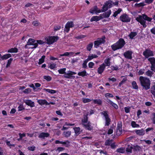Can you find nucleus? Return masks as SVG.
<instances>
[{
  "label": "nucleus",
  "mask_w": 155,
  "mask_h": 155,
  "mask_svg": "<svg viewBox=\"0 0 155 155\" xmlns=\"http://www.w3.org/2000/svg\"><path fill=\"white\" fill-rule=\"evenodd\" d=\"M139 80L143 89L147 90L150 88V81L148 78L141 76L140 77Z\"/></svg>",
  "instance_id": "obj_1"
},
{
  "label": "nucleus",
  "mask_w": 155,
  "mask_h": 155,
  "mask_svg": "<svg viewBox=\"0 0 155 155\" xmlns=\"http://www.w3.org/2000/svg\"><path fill=\"white\" fill-rule=\"evenodd\" d=\"M125 44V42L124 39L120 38L118 41L111 46L112 49L115 51L118 49L122 48Z\"/></svg>",
  "instance_id": "obj_2"
},
{
  "label": "nucleus",
  "mask_w": 155,
  "mask_h": 155,
  "mask_svg": "<svg viewBox=\"0 0 155 155\" xmlns=\"http://www.w3.org/2000/svg\"><path fill=\"white\" fill-rule=\"evenodd\" d=\"M58 37L57 36H49L45 38L47 41L48 44L51 45L54 42L56 41L58 39Z\"/></svg>",
  "instance_id": "obj_3"
},
{
  "label": "nucleus",
  "mask_w": 155,
  "mask_h": 155,
  "mask_svg": "<svg viewBox=\"0 0 155 155\" xmlns=\"http://www.w3.org/2000/svg\"><path fill=\"white\" fill-rule=\"evenodd\" d=\"M105 37L104 36L101 38H98L97 40L94 41V48H97L101 44L104 43L105 42Z\"/></svg>",
  "instance_id": "obj_4"
},
{
  "label": "nucleus",
  "mask_w": 155,
  "mask_h": 155,
  "mask_svg": "<svg viewBox=\"0 0 155 155\" xmlns=\"http://www.w3.org/2000/svg\"><path fill=\"white\" fill-rule=\"evenodd\" d=\"M120 20L123 22H129L131 20V18L129 15L126 13L121 15L120 17Z\"/></svg>",
  "instance_id": "obj_5"
},
{
  "label": "nucleus",
  "mask_w": 155,
  "mask_h": 155,
  "mask_svg": "<svg viewBox=\"0 0 155 155\" xmlns=\"http://www.w3.org/2000/svg\"><path fill=\"white\" fill-rule=\"evenodd\" d=\"M74 25L73 21H68L65 25L64 31L67 33H68L70 30V28H72L74 26Z\"/></svg>",
  "instance_id": "obj_6"
},
{
  "label": "nucleus",
  "mask_w": 155,
  "mask_h": 155,
  "mask_svg": "<svg viewBox=\"0 0 155 155\" xmlns=\"http://www.w3.org/2000/svg\"><path fill=\"white\" fill-rule=\"evenodd\" d=\"M143 55L146 58H149V57L153 56L154 54L153 51L151 50L150 49H146L143 52Z\"/></svg>",
  "instance_id": "obj_7"
},
{
  "label": "nucleus",
  "mask_w": 155,
  "mask_h": 155,
  "mask_svg": "<svg viewBox=\"0 0 155 155\" xmlns=\"http://www.w3.org/2000/svg\"><path fill=\"white\" fill-rule=\"evenodd\" d=\"M104 117L105 119V126H108L110 122V119L109 117V116L107 114V110L104 111L101 113Z\"/></svg>",
  "instance_id": "obj_8"
},
{
  "label": "nucleus",
  "mask_w": 155,
  "mask_h": 155,
  "mask_svg": "<svg viewBox=\"0 0 155 155\" xmlns=\"http://www.w3.org/2000/svg\"><path fill=\"white\" fill-rule=\"evenodd\" d=\"M122 124L121 121H119L117 124L116 129V135L117 136L120 135L122 133Z\"/></svg>",
  "instance_id": "obj_9"
},
{
  "label": "nucleus",
  "mask_w": 155,
  "mask_h": 155,
  "mask_svg": "<svg viewBox=\"0 0 155 155\" xmlns=\"http://www.w3.org/2000/svg\"><path fill=\"white\" fill-rule=\"evenodd\" d=\"M148 60L151 65V70L155 72V58L153 57L150 58L148 59Z\"/></svg>",
  "instance_id": "obj_10"
},
{
  "label": "nucleus",
  "mask_w": 155,
  "mask_h": 155,
  "mask_svg": "<svg viewBox=\"0 0 155 155\" xmlns=\"http://www.w3.org/2000/svg\"><path fill=\"white\" fill-rule=\"evenodd\" d=\"M76 74V73L75 72L69 71L68 73H65L64 76L66 78L74 79L75 78V76L73 75Z\"/></svg>",
  "instance_id": "obj_11"
},
{
  "label": "nucleus",
  "mask_w": 155,
  "mask_h": 155,
  "mask_svg": "<svg viewBox=\"0 0 155 155\" xmlns=\"http://www.w3.org/2000/svg\"><path fill=\"white\" fill-rule=\"evenodd\" d=\"M136 20L142 25L143 28H146L147 27V25L146 24V21L143 19L142 16L139 15L138 17L136 18Z\"/></svg>",
  "instance_id": "obj_12"
},
{
  "label": "nucleus",
  "mask_w": 155,
  "mask_h": 155,
  "mask_svg": "<svg viewBox=\"0 0 155 155\" xmlns=\"http://www.w3.org/2000/svg\"><path fill=\"white\" fill-rule=\"evenodd\" d=\"M55 143L56 144H64L65 145V146L66 147H69L70 146L69 145L70 142L68 140H67L65 141H62L57 140L55 141Z\"/></svg>",
  "instance_id": "obj_13"
},
{
  "label": "nucleus",
  "mask_w": 155,
  "mask_h": 155,
  "mask_svg": "<svg viewBox=\"0 0 155 155\" xmlns=\"http://www.w3.org/2000/svg\"><path fill=\"white\" fill-rule=\"evenodd\" d=\"M132 52L131 51H127L125 52L124 54L125 58L129 59H131L132 58Z\"/></svg>",
  "instance_id": "obj_14"
},
{
  "label": "nucleus",
  "mask_w": 155,
  "mask_h": 155,
  "mask_svg": "<svg viewBox=\"0 0 155 155\" xmlns=\"http://www.w3.org/2000/svg\"><path fill=\"white\" fill-rule=\"evenodd\" d=\"M89 12L92 14L96 13H100L101 12V10L100 9L98 10L97 7L96 5L93 8H91L90 9Z\"/></svg>",
  "instance_id": "obj_15"
},
{
  "label": "nucleus",
  "mask_w": 155,
  "mask_h": 155,
  "mask_svg": "<svg viewBox=\"0 0 155 155\" xmlns=\"http://www.w3.org/2000/svg\"><path fill=\"white\" fill-rule=\"evenodd\" d=\"M105 68V64L104 63L100 65L99 67L97 69L98 73L101 74L104 71Z\"/></svg>",
  "instance_id": "obj_16"
},
{
  "label": "nucleus",
  "mask_w": 155,
  "mask_h": 155,
  "mask_svg": "<svg viewBox=\"0 0 155 155\" xmlns=\"http://www.w3.org/2000/svg\"><path fill=\"white\" fill-rule=\"evenodd\" d=\"M50 134L47 132H42L40 133L38 135V137L39 138L42 139H45V137H49Z\"/></svg>",
  "instance_id": "obj_17"
},
{
  "label": "nucleus",
  "mask_w": 155,
  "mask_h": 155,
  "mask_svg": "<svg viewBox=\"0 0 155 155\" xmlns=\"http://www.w3.org/2000/svg\"><path fill=\"white\" fill-rule=\"evenodd\" d=\"M106 101L110 105L112 106L114 108L116 109H117L118 108L117 105L115 103L113 102L110 99L107 98L106 100Z\"/></svg>",
  "instance_id": "obj_18"
},
{
  "label": "nucleus",
  "mask_w": 155,
  "mask_h": 155,
  "mask_svg": "<svg viewBox=\"0 0 155 155\" xmlns=\"http://www.w3.org/2000/svg\"><path fill=\"white\" fill-rule=\"evenodd\" d=\"M84 127L85 129L88 130H91L93 129V127L91 125V123L89 121L86 124H83Z\"/></svg>",
  "instance_id": "obj_19"
},
{
  "label": "nucleus",
  "mask_w": 155,
  "mask_h": 155,
  "mask_svg": "<svg viewBox=\"0 0 155 155\" xmlns=\"http://www.w3.org/2000/svg\"><path fill=\"white\" fill-rule=\"evenodd\" d=\"M103 18V17L101 16H94L92 17L90 19V21L91 22H93V21H97Z\"/></svg>",
  "instance_id": "obj_20"
},
{
  "label": "nucleus",
  "mask_w": 155,
  "mask_h": 155,
  "mask_svg": "<svg viewBox=\"0 0 155 155\" xmlns=\"http://www.w3.org/2000/svg\"><path fill=\"white\" fill-rule=\"evenodd\" d=\"M135 132L136 134L139 136H142L144 135L145 130L143 129L140 130H135Z\"/></svg>",
  "instance_id": "obj_21"
},
{
  "label": "nucleus",
  "mask_w": 155,
  "mask_h": 155,
  "mask_svg": "<svg viewBox=\"0 0 155 155\" xmlns=\"http://www.w3.org/2000/svg\"><path fill=\"white\" fill-rule=\"evenodd\" d=\"M46 3H45V6L44 8V9H48L53 4V3L52 2H50L48 0L46 1Z\"/></svg>",
  "instance_id": "obj_22"
},
{
  "label": "nucleus",
  "mask_w": 155,
  "mask_h": 155,
  "mask_svg": "<svg viewBox=\"0 0 155 155\" xmlns=\"http://www.w3.org/2000/svg\"><path fill=\"white\" fill-rule=\"evenodd\" d=\"M25 103L26 105L30 106L31 107H34L35 106L34 102L32 101L31 100H26Z\"/></svg>",
  "instance_id": "obj_23"
},
{
  "label": "nucleus",
  "mask_w": 155,
  "mask_h": 155,
  "mask_svg": "<svg viewBox=\"0 0 155 155\" xmlns=\"http://www.w3.org/2000/svg\"><path fill=\"white\" fill-rule=\"evenodd\" d=\"M111 11L110 10H109L107 12H106L104 13L101 14V16L103 18H108L110 16V15L111 14Z\"/></svg>",
  "instance_id": "obj_24"
},
{
  "label": "nucleus",
  "mask_w": 155,
  "mask_h": 155,
  "mask_svg": "<svg viewBox=\"0 0 155 155\" xmlns=\"http://www.w3.org/2000/svg\"><path fill=\"white\" fill-rule=\"evenodd\" d=\"M88 114H86L85 115H84L83 116V118L82 120V122L83 124H86L88 121Z\"/></svg>",
  "instance_id": "obj_25"
},
{
  "label": "nucleus",
  "mask_w": 155,
  "mask_h": 155,
  "mask_svg": "<svg viewBox=\"0 0 155 155\" xmlns=\"http://www.w3.org/2000/svg\"><path fill=\"white\" fill-rule=\"evenodd\" d=\"M133 148V147L130 145H127V147L126 148V151L127 153H132V150Z\"/></svg>",
  "instance_id": "obj_26"
},
{
  "label": "nucleus",
  "mask_w": 155,
  "mask_h": 155,
  "mask_svg": "<svg viewBox=\"0 0 155 155\" xmlns=\"http://www.w3.org/2000/svg\"><path fill=\"white\" fill-rule=\"evenodd\" d=\"M87 74L86 71L85 70H84L83 71L79 72L78 73V75L82 76L83 77L87 76Z\"/></svg>",
  "instance_id": "obj_27"
},
{
  "label": "nucleus",
  "mask_w": 155,
  "mask_h": 155,
  "mask_svg": "<svg viewBox=\"0 0 155 155\" xmlns=\"http://www.w3.org/2000/svg\"><path fill=\"white\" fill-rule=\"evenodd\" d=\"M140 147L137 145H134L133 146V150L134 152L135 153L136 152H137L140 150Z\"/></svg>",
  "instance_id": "obj_28"
},
{
  "label": "nucleus",
  "mask_w": 155,
  "mask_h": 155,
  "mask_svg": "<svg viewBox=\"0 0 155 155\" xmlns=\"http://www.w3.org/2000/svg\"><path fill=\"white\" fill-rule=\"evenodd\" d=\"M36 42V41L34 39L30 38L28 40L27 42V45H33V44H34L35 42Z\"/></svg>",
  "instance_id": "obj_29"
},
{
  "label": "nucleus",
  "mask_w": 155,
  "mask_h": 155,
  "mask_svg": "<svg viewBox=\"0 0 155 155\" xmlns=\"http://www.w3.org/2000/svg\"><path fill=\"white\" fill-rule=\"evenodd\" d=\"M98 56L97 55L92 54L91 55L88 56L87 58L86 59L88 61H89L92 60L93 58H96Z\"/></svg>",
  "instance_id": "obj_30"
},
{
  "label": "nucleus",
  "mask_w": 155,
  "mask_h": 155,
  "mask_svg": "<svg viewBox=\"0 0 155 155\" xmlns=\"http://www.w3.org/2000/svg\"><path fill=\"white\" fill-rule=\"evenodd\" d=\"M131 84L133 89L135 90L138 89V87L135 81H133L131 83Z\"/></svg>",
  "instance_id": "obj_31"
},
{
  "label": "nucleus",
  "mask_w": 155,
  "mask_h": 155,
  "mask_svg": "<svg viewBox=\"0 0 155 155\" xmlns=\"http://www.w3.org/2000/svg\"><path fill=\"white\" fill-rule=\"evenodd\" d=\"M11 57L12 55L10 54H8L4 55L3 56L1 55V59L2 60H3L4 59H7Z\"/></svg>",
  "instance_id": "obj_32"
},
{
  "label": "nucleus",
  "mask_w": 155,
  "mask_h": 155,
  "mask_svg": "<svg viewBox=\"0 0 155 155\" xmlns=\"http://www.w3.org/2000/svg\"><path fill=\"white\" fill-rule=\"evenodd\" d=\"M105 3L108 6L109 8H110L113 6V2L111 0H108L106 1Z\"/></svg>",
  "instance_id": "obj_33"
},
{
  "label": "nucleus",
  "mask_w": 155,
  "mask_h": 155,
  "mask_svg": "<svg viewBox=\"0 0 155 155\" xmlns=\"http://www.w3.org/2000/svg\"><path fill=\"white\" fill-rule=\"evenodd\" d=\"M73 129L76 135H78L80 134L81 132L80 131L81 129L79 127H74Z\"/></svg>",
  "instance_id": "obj_34"
},
{
  "label": "nucleus",
  "mask_w": 155,
  "mask_h": 155,
  "mask_svg": "<svg viewBox=\"0 0 155 155\" xmlns=\"http://www.w3.org/2000/svg\"><path fill=\"white\" fill-rule=\"evenodd\" d=\"M43 90L47 92H48L49 93L51 94H55L56 93L57 91L52 90V89H46V88H44Z\"/></svg>",
  "instance_id": "obj_35"
},
{
  "label": "nucleus",
  "mask_w": 155,
  "mask_h": 155,
  "mask_svg": "<svg viewBox=\"0 0 155 155\" xmlns=\"http://www.w3.org/2000/svg\"><path fill=\"white\" fill-rule=\"evenodd\" d=\"M110 58H108L107 59H106L104 60V63L105 64V67L107 66L109 67L110 65Z\"/></svg>",
  "instance_id": "obj_36"
},
{
  "label": "nucleus",
  "mask_w": 155,
  "mask_h": 155,
  "mask_svg": "<svg viewBox=\"0 0 155 155\" xmlns=\"http://www.w3.org/2000/svg\"><path fill=\"white\" fill-rule=\"evenodd\" d=\"M94 103V104H97L98 105H101L102 104V101L100 99H92Z\"/></svg>",
  "instance_id": "obj_37"
},
{
  "label": "nucleus",
  "mask_w": 155,
  "mask_h": 155,
  "mask_svg": "<svg viewBox=\"0 0 155 155\" xmlns=\"http://www.w3.org/2000/svg\"><path fill=\"white\" fill-rule=\"evenodd\" d=\"M18 51V49L16 48H12L8 51L9 53H17Z\"/></svg>",
  "instance_id": "obj_38"
},
{
  "label": "nucleus",
  "mask_w": 155,
  "mask_h": 155,
  "mask_svg": "<svg viewBox=\"0 0 155 155\" xmlns=\"http://www.w3.org/2000/svg\"><path fill=\"white\" fill-rule=\"evenodd\" d=\"M137 35V32H131L129 35V36L131 39H133Z\"/></svg>",
  "instance_id": "obj_39"
},
{
  "label": "nucleus",
  "mask_w": 155,
  "mask_h": 155,
  "mask_svg": "<svg viewBox=\"0 0 155 155\" xmlns=\"http://www.w3.org/2000/svg\"><path fill=\"white\" fill-rule=\"evenodd\" d=\"M125 151V148L123 147H121L120 148H118L117 149L116 151L117 153H124Z\"/></svg>",
  "instance_id": "obj_40"
},
{
  "label": "nucleus",
  "mask_w": 155,
  "mask_h": 155,
  "mask_svg": "<svg viewBox=\"0 0 155 155\" xmlns=\"http://www.w3.org/2000/svg\"><path fill=\"white\" fill-rule=\"evenodd\" d=\"M74 54V52H66L64 54H60V56H68L69 55H72Z\"/></svg>",
  "instance_id": "obj_41"
},
{
  "label": "nucleus",
  "mask_w": 155,
  "mask_h": 155,
  "mask_svg": "<svg viewBox=\"0 0 155 155\" xmlns=\"http://www.w3.org/2000/svg\"><path fill=\"white\" fill-rule=\"evenodd\" d=\"M93 44L92 42H91L89 44H88L87 45L86 48L87 50L89 51H90L93 47Z\"/></svg>",
  "instance_id": "obj_42"
},
{
  "label": "nucleus",
  "mask_w": 155,
  "mask_h": 155,
  "mask_svg": "<svg viewBox=\"0 0 155 155\" xmlns=\"http://www.w3.org/2000/svg\"><path fill=\"white\" fill-rule=\"evenodd\" d=\"M71 131H65L63 132L64 136L66 137H69L71 135Z\"/></svg>",
  "instance_id": "obj_43"
},
{
  "label": "nucleus",
  "mask_w": 155,
  "mask_h": 155,
  "mask_svg": "<svg viewBox=\"0 0 155 155\" xmlns=\"http://www.w3.org/2000/svg\"><path fill=\"white\" fill-rule=\"evenodd\" d=\"M109 8L108 6L104 3V4L103 5L102 8L101 10V12H104L106 11Z\"/></svg>",
  "instance_id": "obj_44"
},
{
  "label": "nucleus",
  "mask_w": 155,
  "mask_h": 155,
  "mask_svg": "<svg viewBox=\"0 0 155 155\" xmlns=\"http://www.w3.org/2000/svg\"><path fill=\"white\" fill-rule=\"evenodd\" d=\"M150 92L153 95V97L155 98V85H153L151 87Z\"/></svg>",
  "instance_id": "obj_45"
},
{
  "label": "nucleus",
  "mask_w": 155,
  "mask_h": 155,
  "mask_svg": "<svg viewBox=\"0 0 155 155\" xmlns=\"http://www.w3.org/2000/svg\"><path fill=\"white\" fill-rule=\"evenodd\" d=\"M45 57V56L43 55L41 57V58L39 60V62H38L39 64H41L44 62Z\"/></svg>",
  "instance_id": "obj_46"
},
{
  "label": "nucleus",
  "mask_w": 155,
  "mask_h": 155,
  "mask_svg": "<svg viewBox=\"0 0 155 155\" xmlns=\"http://www.w3.org/2000/svg\"><path fill=\"white\" fill-rule=\"evenodd\" d=\"M127 81V77H124L122 79V80L119 83L118 87H120L122 84H124Z\"/></svg>",
  "instance_id": "obj_47"
},
{
  "label": "nucleus",
  "mask_w": 155,
  "mask_h": 155,
  "mask_svg": "<svg viewBox=\"0 0 155 155\" xmlns=\"http://www.w3.org/2000/svg\"><path fill=\"white\" fill-rule=\"evenodd\" d=\"M88 62V61H87V60L86 59H85L83 61V62L82 64V67L83 68L85 69L87 68V63Z\"/></svg>",
  "instance_id": "obj_48"
},
{
  "label": "nucleus",
  "mask_w": 155,
  "mask_h": 155,
  "mask_svg": "<svg viewBox=\"0 0 155 155\" xmlns=\"http://www.w3.org/2000/svg\"><path fill=\"white\" fill-rule=\"evenodd\" d=\"M146 75L149 77H151L153 74V73L152 71H150V70H148L146 72Z\"/></svg>",
  "instance_id": "obj_49"
},
{
  "label": "nucleus",
  "mask_w": 155,
  "mask_h": 155,
  "mask_svg": "<svg viewBox=\"0 0 155 155\" xmlns=\"http://www.w3.org/2000/svg\"><path fill=\"white\" fill-rule=\"evenodd\" d=\"M113 140H110L109 139L107 140L105 142V146H110L111 145V143L113 141Z\"/></svg>",
  "instance_id": "obj_50"
},
{
  "label": "nucleus",
  "mask_w": 155,
  "mask_h": 155,
  "mask_svg": "<svg viewBox=\"0 0 155 155\" xmlns=\"http://www.w3.org/2000/svg\"><path fill=\"white\" fill-rule=\"evenodd\" d=\"M66 68H62L58 70V71L60 74H64L65 73Z\"/></svg>",
  "instance_id": "obj_51"
},
{
  "label": "nucleus",
  "mask_w": 155,
  "mask_h": 155,
  "mask_svg": "<svg viewBox=\"0 0 155 155\" xmlns=\"http://www.w3.org/2000/svg\"><path fill=\"white\" fill-rule=\"evenodd\" d=\"M145 5V4L143 2H140L139 3H136L134 5L135 6L137 7H140L142 6H143Z\"/></svg>",
  "instance_id": "obj_52"
},
{
  "label": "nucleus",
  "mask_w": 155,
  "mask_h": 155,
  "mask_svg": "<svg viewBox=\"0 0 155 155\" xmlns=\"http://www.w3.org/2000/svg\"><path fill=\"white\" fill-rule=\"evenodd\" d=\"M131 125L133 128L137 127H139V125L136 124V122L134 121H132L131 122Z\"/></svg>",
  "instance_id": "obj_53"
},
{
  "label": "nucleus",
  "mask_w": 155,
  "mask_h": 155,
  "mask_svg": "<svg viewBox=\"0 0 155 155\" xmlns=\"http://www.w3.org/2000/svg\"><path fill=\"white\" fill-rule=\"evenodd\" d=\"M82 101L84 103H88L90 102L92 100H91L89 98H83L82 99Z\"/></svg>",
  "instance_id": "obj_54"
},
{
  "label": "nucleus",
  "mask_w": 155,
  "mask_h": 155,
  "mask_svg": "<svg viewBox=\"0 0 155 155\" xmlns=\"http://www.w3.org/2000/svg\"><path fill=\"white\" fill-rule=\"evenodd\" d=\"M150 118L153 123L155 124V113H153L152 114Z\"/></svg>",
  "instance_id": "obj_55"
},
{
  "label": "nucleus",
  "mask_w": 155,
  "mask_h": 155,
  "mask_svg": "<svg viewBox=\"0 0 155 155\" xmlns=\"http://www.w3.org/2000/svg\"><path fill=\"white\" fill-rule=\"evenodd\" d=\"M45 100H38V102L40 105H44L45 104Z\"/></svg>",
  "instance_id": "obj_56"
},
{
  "label": "nucleus",
  "mask_w": 155,
  "mask_h": 155,
  "mask_svg": "<svg viewBox=\"0 0 155 155\" xmlns=\"http://www.w3.org/2000/svg\"><path fill=\"white\" fill-rule=\"evenodd\" d=\"M12 60V58H10L9 60H8V62L6 66V68H8L10 66Z\"/></svg>",
  "instance_id": "obj_57"
},
{
  "label": "nucleus",
  "mask_w": 155,
  "mask_h": 155,
  "mask_svg": "<svg viewBox=\"0 0 155 155\" xmlns=\"http://www.w3.org/2000/svg\"><path fill=\"white\" fill-rule=\"evenodd\" d=\"M43 78L48 81H51L52 79L49 76H44Z\"/></svg>",
  "instance_id": "obj_58"
},
{
  "label": "nucleus",
  "mask_w": 155,
  "mask_h": 155,
  "mask_svg": "<svg viewBox=\"0 0 155 155\" xmlns=\"http://www.w3.org/2000/svg\"><path fill=\"white\" fill-rule=\"evenodd\" d=\"M114 127H110V128L108 130L107 132V134L110 135L113 132Z\"/></svg>",
  "instance_id": "obj_59"
},
{
  "label": "nucleus",
  "mask_w": 155,
  "mask_h": 155,
  "mask_svg": "<svg viewBox=\"0 0 155 155\" xmlns=\"http://www.w3.org/2000/svg\"><path fill=\"white\" fill-rule=\"evenodd\" d=\"M40 24V23L38 22V21H35L32 22V24L34 26H38Z\"/></svg>",
  "instance_id": "obj_60"
},
{
  "label": "nucleus",
  "mask_w": 155,
  "mask_h": 155,
  "mask_svg": "<svg viewBox=\"0 0 155 155\" xmlns=\"http://www.w3.org/2000/svg\"><path fill=\"white\" fill-rule=\"evenodd\" d=\"M105 97H114L113 95L110 93H107L105 94Z\"/></svg>",
  "instance_id": "obj_61"
},
{
  "label": "nucleus",
  "mask_w": 155,
  "mask_h": 155,
  "mask_svg": "<svg viewBox=\"0 0 155 155\" xmlns=\"http://www.w3.org/2000/svg\"><path fill=\"white\" fill-rule=\"evenodd\" d=\"M61 28V27L60 25L55 26L54 27V31H57L60 30Z\"/></svg>",
  "instance_id": "obj_62"
},
{
  "label": "nucleus",
  "mask_w": 155,
  "mask_h": 155,
  "mask_svg": "<svg viewBox=\"0 0 155 155\" xmlns=\"http://www.w3.org/2000/svg\"><path fill=\"white\" fill-rule=\"evenodd\" d=\"M18 111H21L25 109L23 105H20L18 107Z\"/></svg>",
  "instance_id": "obj_63"
},
{
  "label": "nucleus",
  "mask_w": 155,
  "mask_h": 155,
  "mask_svg": "<svg viewBox=\"0 0 155 155\" xmlns=\"http://www.w3.org/2000/svg\"><path fill=\"white\" fill-rule=\"evenodd\" d=\"M94 64L92 62H90L89 63L88 65V67L90 68H93V66H94Z\"/></svg>",
  "instance_id": "obj_64"
}]
</instances>
